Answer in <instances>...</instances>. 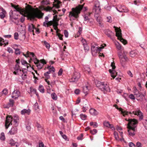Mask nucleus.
<instances>
[{
	"label": "nucleus",
	"instance_id": "052dcab7",
	"mask_svg": "<svg viewBox=\"0 0 147 147\" xmlns=\"http://www.w3.org/2000/svg\"><path fill=\"white\" fill-rule=\"evenodd\" d=\"M107 19H108L107 22H109L111 23L112 22L111 18V16H109L107 17Z\"/></svg>",
	"mask_w": 147,
	"mask_h": 147
},
{
	"label": "nucleus",
	"instance_id": "13d9d810",
	"mask_svg": "<svg viewBox=\"0 0 147 147\" xmlns=\"http://www.w3.org/2000/svg\"><path fill=\"white\" fill-rule=\"evenodd\" d=\"M129 97L132 100H135V97L134 95L132 94H131L129 96Z\"/></svg>",
	"mask_w": 147,
	"mask_h": 147
},
{
	"label": "nucleus",
	"instance_id": "20e7f679",
	"mask_svg": "<svg viewBox=\"0 0 147 147\" xmlns=\"http://www.w3.org/2000/svg\"><path fill=\"white\" fill-rule=\"evenodd\" d=\"M113 28L115 29L116 36L117 37L118 39L124 45L126 44L127 43V41L122 38L121 30L115 26H114Z\"/></svg>",
	"mask_w": 147,
	"mask_h": 147
},
{
	"label": "nucleus",
	"instance_id": "0eeeda50",
	"mask_svg": "<svg viewBox=\"0 0 147 147\" xmlns=\"http://www.w3.org/2000/svg\"><path fill=\"white\" fill-rule=\"evenodd\" d=\"M13 119L11 115H7L6 117L5 126V129H7L10 125H12V122Z\"/></svg>",
	"mask_w": 147,
	"mask_h": 147
},
{
	"label": "nucleus",
	"instance_id": "72a5a7b5",
	"mask_svg": "<svg viewBox=\"0 0 147 147\" xmlns=\"http://www.w3.org/2000/svg\"><path fill=\"white\" fill-rule=\"evenodd\" d=\"M52 98L54 100H56L57 99V97L55 93H53L51 94Z\"/></svg>",
	"mask_w": 147,
	"mask_h": 147
},
{
	"label": "nucleus",
	"instance_id": "4d7b16f0",
	"mask_svg": "<svg viewBox=\"0 0 147 147\" xmlns=\"http://www.w3.org/2000/svg\"><path fill=\"white\" fill-rule=\"evenodd\" d=\"M3 94H4L6 95L8 93V90H7L4 89L2 91Z\"/></svg>",
	"mask_w": 147,
	"mask_h": 147
},
{
	"label": "nucleus",
	"instance_id": "39448f33",
	"mask_svg": "<svg viewBox=\"0 0 147 147\" xmlns=\"http://www.w3.org/2000/svg\"><path fill=\"white\" fill-rule=\"evenodd\" d=\"M118 56L120 60V63L122 66L124 67L125 64L126 62L128 61V59L124 54L122 55L118 54Z\"/></svg>",
	"mask_w": 147,
	"mask_h": 147
},
{
	"label": "nucleus",
	"instance_id": "423d86ee",
	"mask_svg": "<svg viewBox=\"0 0 147 147\" xmlns=\"http://www.w3.org/2000/svg\"><path fill=\"white\" fill-rule=\"evenodd\" d=\"M80 77V73L75 71L73 73L71 78L69 79V81L71 82L76 83L78 82Z\"/></svg>",
	"mask_w": 147,
	"mask_h": 147
},
{
	"label": "nucleus",
	"instance_id": "6e6552de",
	"mask_svg": "<svg viewBox=\"0 0 147 147\" xmlns=\"http://www.w3.org/2000/svg\"><path fill=\"white\" fill-rule=\"evenodd\" d=\"M111 66L112 67V69H109V71L110 73L111 74V76L114 78L117 75V73L114 70L115 68L116 67L115 65V63L114 62H112L111 64Z\"/></svg>",
	"mask_w": 147,
	"mask_h": 147
},
{
	"label": "nucleus",
	"instance_id": "2eb2a0df",
	"mask_svg": "<svg viewBox=\"0 0 147 147\" xmlns=\"http://www.w3.org/2000/svg\"><path fill=\"white\" fill-rule=\"evenodd\" d=\"M55 3L53 4V6L55 7L56 8L58 9L59 8L60 6L62 5V3L58 0H54Z\"/></svg>",
	"mask_w": 147,
	"mask_h": 147
},
{
	"label": "nucleus",
	"instance_id": "c03bdc74",
	"mask_svg": "<svg viewBox=\"0 0 147 147\" xmlns=\"http://www.w3.org/2000/svg\"><path fill=\"white\" fill-rule=\"evenodd\" d=\"M27 54L28 57H30V56H32V57H35V55H34V53L32 52H28Z\"/></svg>",
	"mask_w": 147,
	"mask_h": 147
},
{
	"label": "nucleus",
	"instance_id": "0e129e2a",
	"mask_svg": "<svg viewBox=\"0 0 147 147\" xmlns=\"http://www.w3.org/2000/svg\"><path fill=\"white\" fill-rule=\"evenodd\" d=\"M57 36L59 38L60 40H62L63 38L62 36H63V35L61 34H58Z\"/></svg>",
	"mask_w": 147,
	"mask_h": 147
},
{
	"label": "nucleus",
	"instance_id": "cd10ccee",
	"mask_svg": "<svg viewBox=\"0 0 147 147\" xmlns=\"http://www.w3.org/2000/svg\"><path fill=\"white\" fill-rule=\"evenodd\" d=\"M95 13L94 17L95 18H98L100 17V10H95Z\"/></svg>",
	"mask_w": 147,
	"mask_h": 147
},
{
	"label": "nucleus",
	"instance_id": "680f3d73",
	"mask_svg": "<svg viewBox=\"0 0 147 147\" xmlns=\"http://www.w3.org/2000/svg\"><path fill=\"white\" fill-rule=\"evenodd\" d=\"M129 147H135L136 146L132 142H130L129 143Z\"/></svg>",
	"mask_w": 147,
	"mask_h": 147
},
{
	"label": "nucleus",
	"instance_id": "f257e3e1",
	"mask_svg": "<svg viewBox=\"0 0 147 147\" xmlns=\"http://www.w3.org/2000/svg\"><path fill=\"white\" fill-rule=\"evenodd\" d=\"M40 10H12L9 12L10 20L13 22V19H17L14 18L15 16H18L19 14L28 18V19L34 20L36 18L40 19L42 18L44 13Z\"/></svg>",
	"mask_w": 147,
	"mask_h": 147
},
{
	"label": "nucleus",
	"instance_id": "1a4fd4ad",
	"mask_svg": "<svg viewBox=\"0 0 147 147\" xmlns=\"http://www.w3.org/2000/svg\"><path fill=\"white\" fill-rule=\"evenodd\" d=\"M11 6L13 8H14L15 9H39L38 8L36 7L35 8H33V7L31 6L28 5L26 6L25 9L21 8L19 7V5H13V3H11Z\"/></svg>",
	"mask_w": 147,
	"mask_h": 147
},
{
	"label": "nucleus",
	"instance_id": "c756f323",
	"mask_svg": "<svg viewBox=\"0 0 147 147\" xmlns=\"http://www.w3.org/2000/svg\"><path fill=\"white\" fill-rule=\"evenodd\" d=\"M21 62L22 65L27 66V68H28L29 67V66L28 65H29L30 66H31L26 61L22 60H21Z\"/></svg>",
	"mask_w": 147,
	"mask_h": 147
},
{
	"label": "nucleus",
	"instance_id": "49530a36",
	"mask_svg": "<svg viewBox=\"0 0 147 147\" xmlns=\"http://www.w3.org/2000/svg\"><path fill=\"white\" fill-rule=\"evenodd\" d=\"M134 4L136 5H139L140 4V1L138 0H135L134 1Z\"/></svg>",
	"mask_w": 147,
	"mask_h": 147
},
{
	"label": "nucleus",
	"instance_id": "412c9836",
	"mask_svg": "<svg viewBox=\"0 0 147 147\" xmlns=\"http://www.w3.org/2000/svg\"><path fill=\"white\" fill-rule=\"evenodd\" d=\"M90 113L93 115L96 116L98 115V112L95 109L91 108L89 111Z\"/></svg>",
	"mask_w": 147,
	"mask_h": 147
},
{
	"label": "nucleus",
	"instance_id": "ea45409f",
	"mask_svg": "<svg viewBox=\"0 0 147 147\" xmlns=\"http://www.w3.org/2000/svg\"><path fill=\"white\" fill-rule=\"evenodd\" d=\"M97 131L96 129H94L93 130H90V132L92 135H94L97 133Z\"/></svg>",
	"mask_w": 147,
	"mask_h": 147
},
{
	"label": "nucleus",
	"instance_id": "c9c22d12",
	"mask_svg": "<svg viewBox=\"0 0 147 147\" xmlns=\"http://www.w3.org/2000/svg\"><path fill=\"white\" fill-rule=\"evenodd\" d=\"M84 47V49L85 52H87L89 51V48L87 44L83 45Z\"/></svg>",
	"mask_w": 147,
	"mask_h": 147
},
{
	"label": "nucleus",
	"instance_id": "ddd939ff",
	"mask_svg": "<svg viewBox=\"0 0 147 147\" xmlns=\"http://www.w3.org/2000/svg\"><path fill=\"white\" fill-rule=\"evenodd\" d=\"M59 21V19L57 18V15H56L55 16H54L52 21L53 22V26L54 27L55 26H58L59 25L58 23V22Z\"/></svg>",
	"mask_w": 147,
	"mask_h": 147
},
{
	"label": "nucleus",
	"instance_id": "4468645a",
	"mask_svg": "<svg viewBox=\"0 0 147 147\" xmlns=\"http://www.w3.org/2000/svg\"><path fill=\"white\" fill-rule=\"evenodd\" d=\"M12 118L13 120V122L14 123V125L17 126L18 125V121L19 119L18 116L17 115H15L13 117H12Z\"/></svg>",
	"mask_w": 147,
	"mask_h": 147
},
{
	"label": "nucleus",
	"instance_id": "37998d69",
	"mask_svg": "<svg viewBox=\"0 0 147 147\" xmlns=\"http://www.w3.org/2000/svg\"><path fill=\"white\" fill-rule=\"evenodd\" d=\"M116 48L119 50H120L121 49V47L119 43L117 42V44H116Z\"/></svg>",
	"mask_w": 147,
	"mask_h": 147
},
{
	"label": "nucleus",
	"instance_id": "6ab92c4d",
	"mask_svg": "<svg viewBox=\"0 0 147 147\" xmlns=\"http://www.w3.org/2000/svg\"><path fill=\"white\" fill-rule=\"evenodd\" d=\"M36 28L35 27L34 25L33 24H31V25H29L28 26V30L29 32H33V34L34 35V29H36Z\"/></svg>",
	"mask_w": 147,
	"mask_h": 147
},
{
	"label": "nucleus",
	"instance_id": "3c124183",
	"mask_svg": "<svg viewBox=\"0 0 147 147\" xmlns=\"http://www.w3.org/2000/svg\"><path fill=\"white\" fill-rule=\"evenodd\" d=\"M18 34L17 32H15L14 34V38L16 40H18Z\"/></svg>",
	"mask_w": 147,
	"mask_h": 147
},
{
	"label": "nucleus",
	"instance_id": "f3484780",
	"mask_svg": "<svg viewBox=\"0 0 147 147\" xmlns=\"http://www.w3.org/2000/svg\"><path fill=\"white\" fill-rule=\"evenodd\" d=\"M84 4L82 5H79L75 8H73L71 9H87L88 8L86 6H84Z\"/></svg>",
	"mask_w": 147,
	"mask_h": 147
},
{
	"label": "nucleus",
	"instance_id": "f03ea898",
	"mask_svg": "<svg viewBox=\"0 0 147 147\" xmlns=\"http://www.w3.org/2000/svg\"><path fill=\"white\" fill-rule=\"evenodd\" d=\"M129 122L127 124V131L129 136H133L135 134V132L136 131V128L137 126L138 122L136 119H129Z\"/></svg>",
	"mask_w": 147,
	"mask_h": 147
},
{
	"label": "nucleus",
	"instance_id": "5fc2aeb1",
	"mask_svg": "<svg viewBox=\"0 0 147 147\" xmlns=\"http://www.w3.org/2000/svg\"><path fill=\"white\" fill-rule=\"evenodd\" d=\"M64 34L65 37H68V33L67 30H64Z\"/></svg>",
	"mask_w": 147,
	"mask_h": 147
},
{
	"label": "nucleus",
	"instance_id": "9b49d317",
	"mask_svg": "<svg viewBox=\"0 0 147 147\" xmlns=\"http://www.w3.org/2000/svg\"><path fill=\"white\" fill-rule=\"evenodd\" d=\"M128 112V113L127 115L125 114H124V115H123V116H125V115H127L128 113H129L131 114L132 113H133L135 115H137L139 116L140 117V119L141 120L143 118V116L142 115V113L140 111H133L132 113H131L130 112L129 113L128 112Z\"/></svg>",
	"mask_w": 147,
	"mask_h": 147
},
{
	"label": "nucleus",
	"instance_id": "79ce46f5",
	"mask_svg": "<svg viewBox=\"0 0 147 147\" xmlns=\"http://www.w3.org/2000/svg\"><path fill=\"white\" fill-rule=\"evenodd\" d=\"M134 94V95L136 96L137 97H142V96L141 94L139 92V91L135 93Z\"/></svg>",
	"mask_w": 147,
	"mask_h": 147
},
{
	"label": "nucleus",
	"instance_id": "603ef678",
	"mask_svg": "<svg viewBox=\"0 0 147 147\" xmlns=\"http://www.w3.org/2000/svg\"><path fill=\"white\" fill-rule=\"evenodd\" d=\"M22 78L23 80H24L26 79L27 78V75L26 74H23L22 76Z\"/></svg>",
	"mask_w": 147,
	"mask_h": 147
},
{
	"label": "nucleus",
	"instance_id": "6e6d98bb",
	"mask_svg": "<svg viewBox=\"0 0 147 147\" xmlns=\"http://www.w3.org/2000/svg\"><path fill=\"white\" fill-rule=\"evenodd\" d=\"M142 145L141 143L138 142L136 144V146L137 147H142Z\"/></svg>",
	"mask_w": 147,
	"mask_h": 147
},
{
	"label": "nucleus",
	"instance_id": "a18cd8bd",
	"mask_svg": "<svg viewBox=\"0 0 147 147\" xmlns=\"http://www.w3.org/2000/svg\"><path fill=\"white\" fill-rule=\"evenodd\" d=\"M20 68V66L17 63H16L15 65V67L14 68V69L15 71L18 70Z\"/></svg>",
	"mask_w": 147,
	"mask_h": 147
},
{
	"label": "nucleus",
	"instance_id": "bb28decb",
	"mask_svg": "<svg viewBox=\"0 0 147 147\" xmlns=\"http://www.w3.org/2000/svg\"><path fill=\"white\" fill-rule=\"evenodd\" d=\"M2 11L0 13V17L1 19H3L5 16L6 12L5 10H2Z\"/></svg>",
	"mask_w": 147,
	"mask_h": 147
},
{
	"label": "nucleus",
	"instance_id": "7ed1b4c3",
	"mask_svg": "<svg viewBox=\"0 0 147 147\" xmlns=\"http://www.w3.org/2000/svg\"><path fill=\"white\" fill-rule=\"evenodd\" d=\"M95 82L96 87L102 91H110V88L107 83L98 80L96 81Z\"/></svg>",
	"mask_w": 147,
	"mask_h": 147
},
{
	"label": "nucleus",
	"instance_id": "5701e85b",
	"mask_svg": "<svg viewBox=\"0 0 147 147\" xmlns=\"http://www.w3.org/2000/svg\"><path fill=\"white\" fill-rule=\"evenodd\" d=\"M31 111L30 109H24L21 111V113L22 115H24L25 113L27 115H29Z\"/></svg>",
	"mask_w": 147,
	"mask_h": 147
},
{
	"label": "nucleus",
	"instance_id": "4be33fe9",
	"mask_svg": "<svg viewBox=\"0 0 147 147\" xmlns=\"http://www.w3.org/2000/svg\"><path fill=\"white\" fill-rule=\"evenodd\" d=\"M105 33L108 37L111 38V35L112 34H113V32L109 30H105Z\"/></svg>",
	"mask_w": 147,
	"mask_h": 147
},
{
	"label": "nucleus",
	"instance_id": "864d4df0",
	"mask_svg": "<svg viewBox=\"0 0 147 147\" xmlns=\"http://www.w3.org/2000/svg\"><path fill=\"white\" fill-rule=\"evenodd\" d=\"M15 54L16 55H20V51L19 49L17 48L15 49Z\"/></svg>",
	"mask_w": 147,
	"mask_h": 147
},
{
	"label": "nucleus",
	"instance_id": "f8f14e48",
	"mask_svg": "<svg viewBox=\"0 0 147 147\" xmlns=\"http://www.w3.org/2000/svg\"><path fill=\"white\" fill-rule=\"evenodd\" d=\"M35 59H36V61H34V63L36 65V66L38 69H41L44 66L43 64L41 63L39 60L38 59L36 58H35Z\"/></svg>",
	"mask_w": 147,
	"mask_h": 147
},
{
	"label": "nucleus",
	"instance_id": "69168bd1",
	"mask_svg": "<svg viewBox=\"0 0 147 147\" xmlns=\"http://www.w3.org/2000/svg\"><path fill=\"white\" fill-rule=\"evenodd\" d=\"M82 109H83V111L84 112H86V110H88V108L87 107H83Z\"/></svg>",
	"mask_w": 147,
	"mask_h": 147
},
{
	"label": "nucleus",
	"instance_id": "393cba45",
	"mask_svg": "<svg viewBox=\"0 0 147 147\" xmlns=\"http://www.w3.org/2000/svg\"><path fill=\"white\" fill-rule=\"evenodd\" d=\"M137 54V51L136 50H134L131 51L129 53V55L131 57H134Z\"/></svg>",
	"mask_w": 147,
	"mask_h": 147
},
{
	"label": "nucleus",
	"instance_id": "473e14b6",
	"mask_svg": "<svg viewBox=\"0 0 147 147\" xmlns=\"http://www.w3.org/2000/svg\"><path fill=\"white\" fill-rule=\"evenodd\" d=\"M38 90L41 93H43L44 92V89L42 85H40L39 86Z\"/></svg>",
	"mask_w": 147,
	"mask_h": 147
},
{
	"label": "nucleus",
	"instance_id": "7c9ffc66",
	"mask_svg": "<svg viewBox=\"0 0 147 147\" xmlns=\"http://www.w3.org/2000/svg\"><path fill=\"white\" fill-rule=\"evenodd\" d=\"M89 90L88 88V86H85L83 87V92L85 94V95H86L88 93Z\"/></svg>",
	"mask_w": 147,
	"mask_h": 147
},
{
	"label": "nucleus",
	"instance_id": "de8ad7c7",
	"mask_svg": "<svg viewBox=\"0 0 147 147\" xmlns=\"http://www.w3.org/2000/svg\"><path fill=\"white\" fill-rule=\"evenodd\" d=\"M114 135L115 139L116 140H117L118 138V134L117 132L115 131L114 132Z\"/></svg>",
	"mask_w": 147,
	"mask_h": 147
},
{
	"label": "nucleus",
	"instance_id": "9d476101",
	"mask_svg": "<svg viewBox=\"0 0 147 147\" xmlns=\"http://www.w3.org/2000/svg\"><path fill=\"white\" fill-rule=\"evenodd\" d=\"M81 10H72L69 12V16L71 17H73L75 18H77L78 17V15L80 13Z\"/></svg>",
	"mask_w": 147,
	"mask_h": 147
},
{
	"label": "nucleus",
	"instance_id": "2f4dec72",
	"mask_svg": "<svg viewBox=\"0 0 147 147\" xmlns=\"http://www.w3.org/2000/svg\"><path fill=\"white\" fill-rule=\"evenodd\" d=\"M5 44L4 45V46L8 44V42H7L6 43L5 42V41H4V40L3 38H0V45L2 46L3 45Z\"/></svg>",
	"mask_w": 147,
	"mask_h": 147
},
{
	"label": "nucleus",
	"instance_id": "a211bd4d",
	"mask_svg": "<svg viewBox=\"0 0 147 147\" xmlns=\"http://www.w3.org/2000/svg\"><path fill=\"white\" fill-rule=\"evenodd\" d=\"M92 9H101L100 3L98 1H96L95 2Z\"/></svg>",
	"mask_w": 147,
	"mask_h": 147
},
{
	"label": "nucleus",
	"instance_id": "8fccbe9b",
	"mask_svg": "<svg viewBox=\"0 0 147 147\" xmlns=\"http://www.w3.org/2000/svg\"><path fill=\"white\" fill-rule=\"evenodd\" d=\"M83 137V134H81L80 136L77 137V139L78 140H82V138Z\"/></svg>",
	"mask_w": 147,
	"mask_h": 147
},
{
	"label": "nucleus",
	"instance_id": "774afa93",
	"mask_svg": "<svg viewBox=\"0 0 147 147\" xmlns=\"http://www.w3.org/2000/svg\"><path fill=\"white\" fill-rule=\"evenodd\" d=\"M144 127L146 128V129H147V120L146 119L145 120V121L144 122Z\"/></svg>",
	"mask_w": 147,
	"mask_h": 147
},
{
	"label": "nucleus",
	"instance_id": "dca6fc26",
	"mask_svg": "<svg viewBox=\"0 0 147 147\" xmlns=\"http://www.w3.org/2000/svg\"><path fill=\"white\" fill-rule=\"evenodd\" d=\"M15 126L11 129L9 133L10 135L14 134L17 132V128Z\"/></svg>",
	"mask_w": 147,
	"mask_h": 147
},
{
	"label": "nucleus",
	"instance_id": "a878e982",
	"mask_svg": "<svg viewBox=\"0 0 147 147\" xmlns=\"http://www.w3.org/2000/svg\"><path fill=\"white\" fill-rule=\"evenodd\" d=\"M96 18V21L98 23L99 26L101 27H103V25L101 23L102 20L101 17H98V18Z\"/></svg>",
	"mask_w": 147,
	"mask_h": 147
},
{
	"label": "nucleus",
	"instance_id": "b1692460",
	"mask_svg": "<svg viewBox=\"0 0 147 147\" xmlns=\"http://www.w3.org/2000/svg\"><path fill=\"white\" fill-rule=\"evenodd\" d=\"M98 47H95L94 45H92L91 47V51L92 53L93 52L94 53H96L98 52Z\"/></svg>",
	"mask_w": 147,
	"mask_h": 147
},
{
	"label": "nucleus",
	"instance_id": "e2e57ef3",
	"mask_svg": "<svg viewBox=\"0 0 147 147\" xmlns=\"http://www.w3.org/2000/svg\"><path fill=\"white\" fill-rule=\"evenodd\" d=\"M62 137L65 140L67 141L69 140V139L67 138V137L65 135L63 134V135H62Z\"/></svg>",
	"mask_w": 147,
	"mask_h": 147
},
{
	"label": "nucleus",
	"instance_id": "09e8293b",
	"mask_svg": "<svg viewBox=\"0 0 147 147\" xmlns=\"http://www.w3.org/2000/svg\"><path fill=\"white\" fill-rule=\"evenodd\" d=\"M51 67V66H48L47 68L48 69H51V71H53V72H54L55 71V69L53 66H52L51 68H50V67Z\"/></svg>",
	"mask_w": 147,
	"mask_h": 147
},
{
	"label": "nucleus",
	"instance_id": "aec40b11",
	"mask_svg": "<svg viewBox=\"0 0 147 147\" xmlns=\"http://www.w3.org/2000/svg\"><path fill=\"white\" fill-rule=\"evenodd\" d=\"M114 107H115L117 109L119 110L120 111H121V113L123 115H124V114L127 115L128 113L127 111H123V109L121 108H119L118 106L116 105H114Z\"/></svg>",
	"mask_w": 147,
	"mask_h": 147
},
{
	"label": "nucleus",
	"instance_id": "f704fd0d",
	"mask_svg": "<svg viewBox=\"0 0 147 147\" xmlns=\"http://www.w3.org/2000/svg\"><path fill=\"white\" fill-rule=\"evenodd\" d=\"M80 116L81 118L83 120H85L86 118L87 117V116L86 115H84L82 113L80 115Z\"/></svg>",
	"mask_w": 147,
	"mask_h": 147
},
{
	"label": "nucleus",
	"instance_id": "4c0bfd02",
	"mask_svg": "<svg viewBox=\"0 0 147 147\" xmlns=\"http://www.w3.org/2000/svg\"><path fill=\"white\" fill-rule=\"evenodd\" d=\"M41 3L42 5H47L48 4H49V1L46 0H44L42 1L41 2Z\"/></svg>",
	"mask_w": 147,
	"mask_h": 147
},
{
	"label": "nucleus",
	"instance_id": "a19ab883",
	"mask_svg": "<svg viewBox=\"0 0 147 147\" xmlns=\"http://www.w3.org/2000/svg\"><path fill=\"white\" fill-rule=\"evenodd\" d=\"M104 125L105 126L108 127L110 126V124L108 121H105L104 123Z\"/></svg>",
	"mask_w": 147,
	"mask_h": 147
},
{
	"label": "nucleus",
	"instance_id": "338daca9",
	"mask_svg": "<svg viewBox=\"0 0 147 147\" xmlns=\"http://www.w3.org/2000/svg\"><path fill=\"white\" fill-rule=\"evenodd\" d=\"M80 90L79 89H76L74 91L75 93L76 94H79Z\"/></svg>",
	"mask_w": 147,
	"mask_h": 147
},
{
	"label": "nucleus",
	"instance_id": "58836bf2",
	"mask_svg": "<svg viewBox=\"0 0 147 147\" xmlns=\"http://www.w3.org/2000/svg\"><path fill=\"white\" fill-rule=\"evenodd\" d=\"M44 44L47 49H49L50 47V45L46 41L44 42Z\"/></svg>",
	"mask_w": 147,
	"mask_h": 147
},
{
	"label": "nucleus",
	"instance_id": "e433bc0d",
	"mask_svg": "<svg viewBox=\"0 0 147 147\" xmlns=\"http://www.w3.org/2000/svg\"><path fill=\"white\" fill-rule=\"evenodd\" d=\"M14 102L13 100L10 99L9 100V103L8 104L10 106H11V107H13L14 105Z\"/></svg>",
	"mask_w": 147,
	"mask_h": 147
},
{
	"label": "nucleus",
	"instance_id": "c85d7f7f",
	"mask_svg": "<svg viewBox=\"0 0 147 147\" xmlns=\"http://www.w3.org/2000/svg\"><path fill=\"white\" fill-rule=\"evenodd\" d=\"M12 95H15L16 98H18L20 95V92L19 91L14 90L12 93Z\"/></svg>",
	"mask_w": 147,
	"mask_h": 147
},
{
	"label": "nucleus",
	"instance_id": "bf43d9fd",
	"mask_svg": "<svg viewBox=\"0 0 147 147\" xmlns=\"http://www.w3.org/2000/svg\"><path fill=\"white\" fill-rule=\"evenodd\" d=\"M63 69L62 68H61L60 69L58 72V76H61L62 75L63 72Z\"/></svg>",
	"mask_w": 147,
	"mask_h": 147
}]
</instances>
